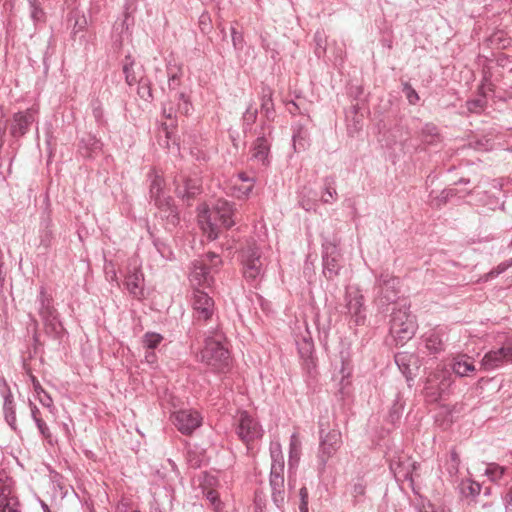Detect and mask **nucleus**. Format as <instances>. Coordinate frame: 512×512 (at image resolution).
I'll return each instance as SVG.
<instances>
[{
  "label": "nucleus",
  "instance_id": "58",
  "mask_svg": "<svg viewBox=\"0 0 512 512\" xmlns=\"http://www.w3.org/2000/svg\"><path fill=\"white\" fill-rule=\"evenodd\" d=\"M38 399L43 406H45V407L52 406L53 400H52L51 396L45 390H43V392H41V394L38 395Z\"/></svg>",
  "mask_w": 512,
  "mask_h": 512
},
{
  "label": "nucleus",
  "instance_id": "1",
  "mask_svg": "<svg viewBox=\"0 0 512 512\" xmlns=\"http://www.w3.org/2000/svg\"><path fill=\"white\" fill-rule=\"evenodd\" d=\"M235 209L232 203L219 198L213 203L212 209L204 208L201 211L200 219L206 220V227L203 230L209 240H215L219 236V227L231 228L235 223Z\"/></svg>",
  "mask_w": 512,
  "mask_h": 512
},
{
  "label": "nucleus",
  "instance_id": "18",
  "mask_svg": "<svg viewBox=\"0 0 512 512\" xmlns=\"http://www.w3.org/2000/svg\"><path fill=\"white\" fill-rule=\"evenodd\" d=\"M295 342L303 360V366L311 374L316 368V361L314 358V342L308 330L306 329L305 333L297 336Z\"/></svg>",
  "mask_w": 512,
  "mask_h": 512
},
{
  "label": "nucleus",
  "instance_id": "14",
  "mask_svg": "<svg viewBox=\"0 0 512 512\" xmlns=\"http://www.w3.org/2000/svg\"><path fill=\"white\" fill-rule=\"evenodd\" d=\"M324 430H320V448H319V466L321 470L325 466L330 457H332L342 445V436L339 430L333 429L323 435Z\"/></svg>",
  "mask_w": 512,
  "mask_h": 512
},
{
  "label": "nucleus",
  "instance_id": "4",
  "mask_svg": "<svg viewBox=\"0 0 512 512\" xmlns=\"http://www.w3.org/2000/svg\"><path fill=\"white\" fill-rule=\"evenodd\" d=\"M36 303L38 314L42 319L46 335L53 339H61L64 334V327L59 319L57 309L53 305V298L41 286Z\"/></svg>",
  "mask_w": 512,
  "mask_h": 512
},
{
  "label": "nucleus",
  "instance_id": "48",
  "mask_svg": "<svg viewBox=\"0 0 512 512\" xmlns=\"http://www.w3.org/2000/svg\"><path fill=\"white\" fill-rule=\"evenodd\" d=\"M178 99V112L184 115H188L192 110V105L188 97L184 93L177 94Z\"/></svg>",
  "mask_w": 512,
  "mask_h": 512
},
{
  "label": "nucleus",
  "instance_id": "26",
  "mask_svg": "<svg viewBox=\"0 0 512 512\" xmlns=\"http://www.w3.org/2000/svg\"><path fill=\"white\" fill-rule=\"evenodd\" d=\"M426 349L431 354H438L444 350L442 338L436 330H431L423 336Z\"/></svg>",
  "mask_w": 512,
  "mask_h": 512
},
{
  "label": "nucleus",
  "instance_id": "35",
  "mask_svg": "<svg viewBox=\"0 0 512 512\" xmlns=\"http://www.w3.org/2000/svg\"><path fill=\"white\" fill-rule=\"evenodd\" d=\"M422 140L427 144H436L440 141L439 130L436 125L426 123L421 132Z\"/></svg>",
  "mask_w": 512,
  "mask_h": 512
},
{
  "label": "nucleus",
  "instance_id": "32",
  "mask_svg": "<svg viewBox=\"0 0 512 512\" xmlns=\"http://www.w3.org/2000/svg\"><path fill=\"white\" fill-rule=\"evenodd\" d=\"M458 488L462 496L466 498L470 497L472 499L477 497L482 490V486L471 479H463Z\"/></svg>",
  "mask_w": 512,
  "mask_h": 512
},
{
  "label": "nucleus",
  "instance_id": "60",
  "mask_svg": "<svg viewBox=\"0 0 512 512\" xmlns=\"http://www.w3.org/2000/svg\"><path fill=\"white\" fill-rule=\"evenodd\" d=\"M162 112L164 117L170 120H173V118L176 116V111H174L171 105H169V107H167V105H164Z\"/></svg>",
  "mask_w": 512,
  "mask_h": 512
},
{
  "label": "nucleus",
  "instance_id": "19",
  "mask_svg": "<svg viewBox=\"0 0 512 512\" xmlns=\"http://www.w3.org/2000/svg\"><path fill=\"white\" fill-rule=\"evenodd\" d=\"M0 394L3 398V415L12 430H17L16 404L11 389L4 378H0Z\"/></svg>",
  "mask_w": 512,
  "mask_h": 512
},
{
  "label": "nucleus",
  "instance_id": "56",
  "mask_svg": "<svg viewBox=\"0 0 512 512\" xmlns=\"http://www.w3.org/2000/svg\"><path fill=\"white\" fill-rule=\"evenodd\" d=\"M455 195L454 189H445L441 192V194L436 198L437 205L440 206L442 204H445L448 199Z\"/></svg>",
  "mask_w": 512,
  "mask_h": 512
},
{
  "label": "nucleus",
  "instance_id": "22",
  "mask_svg": "<svg viewBox=\"0 0 512 512\" xmlns=\"http://www.w3.org/2000/svg\"><path fill=\"white\" fill-rule=\"evenodd\" d=\"M506 362H509V354L507 346H503L486 353L481 361V368L485 371H490L499 368Z\"/></svg>",
  "mask_w": 512,
  "mask_h": 512
},
{
  "label": "nucleus",
  "instance_id": "8",
  "mask_svg": "<svg viewBox=\"0 0 512 512\" xmlns=\"http://www.w3.org/2000/svg\"><path fill=\"white\" fill-rule=\"evenodd\" d=\"M321 237L323 275L327 280H333L339 275L342 268L341 253L338 248L340 239L336 235L325 236L324 233L321 234Z\"/></svg>",
  "mask_w": 512,
  "mask_h": 512
},
{
  "label": "nucleus",
  "instance_id": "42",
  "mask_svg": "<svg viewBox=\"0 0 512 512\" xmlns=\"http://www.w3.org/2000/svg\"><path fill=\"white\" fill-rule=\"evenodd\" d=\"M162 340L163 336L161 334L155 332H147L143 336L142 342L146 349L153 350L161 343Z\"/></svg>",
  "mask_w": 512,
  "mask_h": 512
},
{
  "label": "nucleus",
  "instance_id": "11",
  "mask_svg": "<svg viewBox=\"0 0 512 512\" xmlns=\"http://www.w3.org/2000/svg\"><path fill=\"white\" fill-rule=\"evenodd\" d=\"M399 279L388 272H382L376 277L374 290L376 301L382 306L394 303L399 294Z\"/></svg>",
  "mask_w": 512,
  "mask_h": 512
},
{
  "label": "nucleus",
  "instance_id": "50",
  "mask_svg": "<svg viewBox=\"0 0 512 512\" xmlns=\"http://www.w3.org/2000/svg\"><path fill=\"white\" fill-rule=\"evenodd\" d=\"M204 494L206 499L213 505L215 510L219 511L222 508V502L216 490L209 489Z\"/></svg>",
  "mask_w": 512,
  "mask_h": 512
},
{
  "label": "nucleus",
  "instance_id": "10",
  "mask_svg": "<svg viewBox=\"0 0 512 512\" xmlns=\"http://www.w3.org/2000/svg\"><path fill=\"white\" fill-rule=\"evenodd\" d=\"M256 139L253 141L250 149L251 159L263 166L270 164V149L273 141V126L268 122H263L255 130Z\"/></svg>",
  "mask_w": 512,
  "mask_h": 512
},
{
  "label": "nucleus",
  "instance_id": "38",
  "mask_svg": "<svg viewBox=\"0 0 512 512\" xmlns=\"http://www.w3.org/2000/svg\"><path fill=\"white\" fill-rule=\"evenodd\" d=\"M505 473V468L496 464L489 463L486 465L484 474L489 478L491 482L498 483Z\"/></svg>",
  "mask_w": 512,
  "mask_h": 512
},
{
  "label": "nucleus",
  "instance_id": "16",
  "mask_svg": "<svg viewBox=\"0 0 512 512\" xmlns=\"http://www.w3.org/2000/svg\"><path fill=\"white\" fill-rule=\"evenodd\" d=\"M175 427L184 435H190L200 427L202 417L198 411L192 409H182L176 411L171 416Z\"/></svg>",
  "mask_w": 512,
  "mask_h": 512
},
{
  "label": "nucleus",
  "instance_id": "21",
  "mask_svg": "<svg viewBox=\"0 0 512 512\" xmlns=\"http://www.w3.org/2000/svg\"><path fill=\"white\" fill-rule=\"evenodd\" d=\"M395 363L399 370L405 376L407 381L414 378V369H418V358L415 354L409 352H399L395 355Z\"/></svg>",
  "mask_w": 512,
  "mask_h": 512
},
{
  "label": "nucleus",
  "instance_id": "62",
  "mask_svg": "<svg viewBox=\"0 0 512 512\" xmlns=\"http://www.w3.org/2000/svg\"><path fill=\"white\" fill-rule=\"evenodd\" d=\"M508 266L509 265L502 263V264L498 265V267L495 270H492L488 275L490 277H496L499 274H501L502 272H504Z\"/></svg>",
  "mask_w": 512,
  "mask_h": 512
},
{
  "label": "nucleus",
  "instance_id": "57",
  "mask_svg": "<svg viewBox=\"0 0 512 512\" xmlns=\"http://www.w3.org/2000/svg\"><path fill=\"white\" fill-rule=\"evenodd\" d=\"M92 111L96 121L101 122L103 118V108L98 100L92 102Z\"/></svg>",
  "mask_w": 512,
  "mask_h": 512
},
{
  "label": "nucleus",
  "instance_id": "52",
  "mask_svg": "<svg viewBox=\"0 0 512 512\" xmlns=\"http://www.w3.org/2000/svg\"><path fill=\"white\" fill-rule=\"evenodd\" d=\"M154 243V246L155 248L157 249V251L160 253V255L165 258V259H169L170 258V255L172 254L170 248L161 240L159 239H154L153 241Z\"/></svg>",
  "mask_w": 512,
  "mask_h": 512
},
{
  "label": "nucleus",
  "instance_id": "27",
  "mask_svg": "<svg viewBox=\"0 0 512 512\" xmlns=\"http://www.w3.org/2000/svg\"><path fill=\"white\" fill-rule=\"evenodd\" d=\"M346 118L348 121L347 129L349 135L353 136L362 130L363 115L358 113L357 105H353L351 110L346 112Z\"/></svg>",
  "mask_w": 512,
  "mask_h": 512
},
{
  "label": "nucleus",
  "instance_id": "55",
  "mask_svg": "<svg viewBox=\"0 0 512 512\" xmlns=\"http://www.w3.org/2000/svg\"><path fill=\"white\" fill-rule=\"evenodd\" d=\"M136 509L131 507V503L128 499H121L116 505V512H134Z\"/></svg>",
  "mask_w": 512,
  "mask_h": 512
},
{
  "label": "nucleus",
  "instance_id": "61",
  "mask_svg": "<svg viewBox=\"0 0 512 512\" xmlns=\"http://www.w3.org/2000/svg\"><path fill=\"white\" fill-rule=\"evenodd\" d=\"M30 379H31V382H32V384H33V389H34L35 393H36L37 395H40V394H41V392H43V390H44V389L42 388L41 384L39 383V381L37 380V378H36L34 375H32V374L30 375Z\"/></svg>",
  "mask_w": 512,
  "mask_h": 512
},
{
  "label": "nucleus",
  "instance_id": "20",
  "mask_svg": "<svg viewBox=\"0 0 512 512\" xmlns=\"http://www.w3.org/2000/svg\"><path fill=\"white\" fill-rule=\"evenodd\" d=\"M175 193L182 199H191L199 193L200 185L197 179H191L184 174L174 178Z\"/></svg>",
  "mask_w": 512,
  "mask_h": 512
},
{
  "label": "nucleus",
  "instance_id": "13",
  "mask_svg": "<svg viewBox=\"0 0 512 512\" xmlns=\"http://www.w3.org/2000/svg\"><path fill=\"white\" fill-rule=\"evenodd\" d=\"M236 433L243 442L248 444L262 437L263 430L252 415L247 411H240L236 416Z\"/></svg>",
  "mask_w": 512,
  "mask_h": 512
},
{
  "label": "nucleus",
  "instance_id": "5",
  "mask_svg": "<svg viewBox=\"0 0 512 512\" xmlns=\"http://www.w3.org/2000/svg\"><path fill=\"white\" fill-rule=\"evenodd\" d=\"M409 308V305L403 304L394 308L391 313L389 332L400 345L412 339L417 330L416 318L410 313Z\"/></svg>",
  "mask_w": 512,
  "mask_h": 512
},
{
  "label": "nucleus",
  "instance_id": "33",
  "mask_svg": "<svg viewBox=\"0 0 512 512\" xmlns=\"http://www.w3.org/2000/svg\"><path fill=\"white\" fill-rule=\"evenodd\" d=\"M300 454H301V443L298 439L297 434L293 433L290 437V444H289V468L292 469L293 467H297L299 460H300Z\"/></svg>",
  "mask_w": 512,
  "mask_h": 512
},
{
  "label": "nucleus",
  "instance_id": "49",
  "mask_svg": "<svg viewBox=\"0 0 512 512\" xmlns=\"http://www.w3.org/2000/svg\"><path fill=\"white\" fill-rule=\"evenodd\" d=\"M402 91L408 100L409 104L415 105L419 100V95L415 91V89L410 85V83L405 82L403 83Z\"/></svg>",
  "mask_w": 512,
  "mask_h": 512
},
{
  "label": "nucleus",
  "instance_id": "15",
  "mask_svg": "<svg viewBox=\"0 0 512 512\" xmlns=\"http://www.w3.org/2000/svg\"><path fill=\"white\" fill-rule=\"evenodd\" d=\"M193 318L197 322H207L215 313V303L206 292L195 289L192 295Z\"/></svg>",
  "mask_w": 512,
  "mask_h": 512
},
{
  "label": "nucleus",
  "instance_id": "3",
  "mask_svg": "<svg viewBox=\"0 0 512 512\" xmlns=\"http://www.w3.org/2000/svg\"><path fill=\"white\" fill-rule=\"evenodd\" d=\"M224 342V335L215 332L205 339V346L201 350V361L219 372L224 371L230 363V353Z\"/></svg>",
  "mask_w": 512,
  "mask_h": 512
},
{
  "label": "nucleus",
  "instance_id": "53",
  "mask_svg": "<svg viewBox=\"0 0 512 512\" xmlns=\"http://www.w3.org/2000/svg\"><path fill=\"white\" fill-rule=\"evenodd\" d=\"M34 422L39 430V433L45 439L50 440L52 435L46 422L42 418H37Z\"/></svg>",
  "mask_w": 512,
  "mask_h": 512
},
{
  "label": "nucleus",
  "instance_id": "24",
  "mask_svg": "<svg viewBox=\"0 0 512 512\" xmlns=\"http://www.w3.org/2000/svg\"><path fill=\"white\" fill-rule=\"evenodd\" d=\"M452 369L460 377L469 376L470 373L476 371L472 358L466 354L454 358Z\"/></svg>",
  "mask_w": 512,
  "mask_h": 512
},
{
  "label": "nucleus",
  "instance_id": "59",
  "mask_svg": "<svg viewBox=\"0 0 512 512\" xmlns=\"http://www.w3.org/2000/svg\"><path fill=\"white\" fill-rule=\"evenodd\" d=\"M503 499L506 510L512 511V486L507 490Z\"/></svg>",
  "mask_w": 512,
  "mask_h": 512
},
{
  "label": "nucleus",
  "instance_id": "36",
  "mask_svg": "<svg viewBox=\"0 0 512 512\" xmlns=\"http://www.w3.org/2000/svg\"><path fill=\"white\" fill-rule=\"evenodd\" d=\"M68 22L72 23V33L76 35L79 32H82L87 26V20L83 14H80L79 11L73 10L69 14Z\"/></svg>",
  "mask_w": 512,
  "mask_h": 512
},
{
  "label": "nucleus",
  "instance_id": "34",
  "mask_svg": "<svg viewBox=\"0 0 512 512\" xmlns=\"http://www.w3.org/2000/svg\"><path fill=\"white\" fill-rule=\"evenodd\" d=\"M12 494V479L4 471H0V506L7 501Z\"/></svg>",
  "mask_w": 512,
  "mask_h": 512
},
{
  "label": "nucleus",
  "instance_id": "41",
  "mask_svg": "<svg viewBox=\"0 0 512 512\" xmlns=\"http://www.w3.org/2000/svg\"><path fill=\"white\" fill-rule=\"evenodd\" d=\"M257 116H258L257 108L253 107L252 104L249 105L242 116L244 131L251 129L252 125L255 123V121L257 119Z\"/></svg>",
  "mask_w": 512,
  "mask_h": 512
},
{
  "label": "nucleus",
  "instance_id": "43",
  "mask_svg": "<svg viewBox=\"0 0 512 512\" xmlns=\"http://www.w3.org/2000/svg\"><path fill=\"white\" fill-rule=\"evenodd\" d=\"M137 84H138L137 93H138L139 97L145 101L152 100L153 96H152L151 83H150L149 79L143 78Z\"/></svg>",
  "mask_w": 512,
  "mask_h": 512
},
{
  "label": "nucleus",
  "instance_id": "2",
  "mask_svg": "<svg viewBox=\"0 0 512 512\" xmlns=\"http://www.w3.org/2000/svg\"><path fill=\"white\" fill-rule=\"evenodd\" d=\"M270 456L271 469L269 484L271 488V498L278 508H282L287 500V492L284 479V458L280 443H271Z\"/></svg>",
  "mask_w": 512,
  "mask_h": 512
},
{
  "label": "nucleus",
  "instance_id": "17",
  "mask_svg": "<svg viewBox=\"0 0 512 512\" xmlns=\"http://www.w3.org/2000/svg\"><path fill=\"white\" fill-rule=\"evenodd\" d=\"M37 113L38 111L33 107L15 113L10 124L11 136L14 139H19L28 133L31 125L36 120Z\"/></svg>",
  "mask_w": 512,
  "mask_h": 512
},
{
  "label": "nucleus",
  "instance_id": "28",
  "mask_svg": "<svg viewBox=\"0 0 512 512\" xmlns=\"http://www.w3.org/2000/svg\"><path fill=\"white\" fill-rule=\"evenodd\" d=\"M336 179L334 176H327L323 179V192L321 201L325 204H331L337 200Z\"/></svg>",
  "mask_w": 512,
  "mask_h": 512
},
{
  "label": "nucleus",
  "instance_id": "54",
  "mask_svg": "<svg viewBox=\"0 0 512 512\" xmlns=\"http://www.w3.org/2000/svg\"><path fill=\"white\" fill-rule=\"evenodd\" d=\"M366 487L363 483L357 482L353 485L352 496L355 499V503L360 502V498L365 495Z\"/></svg>",
  "mask_w": 512,
  "mask_h": 512
},
{
  "label": "nucleus",
  "instance_id": "45",
  "mask_svg": "<svg viewBox=\"0 0 512 512\" xmlns=\"http://www.w3.org/2000/svg\"><path fill=\"white\" fill-rule=\"evenodd\" d=\"M81 143L85 146L90 152L94 153L101 150L102 143L98 140L94 135L88 134L86 137L81 139Z\"/></svg>",
  "mask_w": 512,
  "mask_h": 512
},
{
  "label": "nucleus",
  "instance_id": "23",
  "mask_svg": "<svg viewBox=\"0 0 512 512\" xmlns=\"http://www.w3.org/2000/svg\"><path fill=\"white\" fill-rule=\"evenodd\" d=\"M123 73L128 85H133L141 81L144 77L142 65L137 64L130 55L126 56L123 62Z\"/></svg>",
  "mask_w": 512,
  "mask_h": 512
},
{
  "label": "nucleus",
  "instance_id": "64",
  "mask_svg": "<svg viewBox=\"0 0 512 512\" xmlns=\"http://www.w3.org/2000/svg\"><path fill=\"white\" fill-rule=\"evenodd\" d=\"M29 406H30V409H31V416L33 418V420L35 421L37 418H40L39 417V409L38 407L31 401H29Z\"/></svg>",
  "mask_w": 512,
  "mask_h": 512
},
{
  "label": "nucleus",
  "instance_id": "25",
  "mask_svg": "<svg viewBox=\"0 0 512 512\" xmlns=\"http://www.w3.org/2000/svg\"><path fill=\"white\" fill-rule=\"evenodd\" d=\"M143 281L144 277L140 270L135 269L129 273L125 280V285L128 291L135 297L143 294Z\"/></svg>",
  "mask_w": 512,
  "mask_h": 512
},
{
  "label": "nucleus",
  "instance_id": "31",
  "mask_svg": "<svg viewBox=\"0 0 512 512\" xmlns=\"http://www.w3.org/2000/svg\"><path fill=\"white\" fill-rule=\"evenodd\" d=\"M261 112L268 122L274 120L275 110L270 89H264L261 98Z\"/></svg>",
  "mask_w": 512,
  "mask_h": 512
},
{
  "label": "nucleus",
  "instance_id": "63",
  "mask_svg": "<svg viewBox=\"0 0 512 512\" xmlns=\"http://www.w3.org/2000/svg\"><path fill=\"white\" fill-rule=\"evenodd\" d=\"M1 512H17V510L11 505L10 498L0 506Z\"/></svg>",
  "mask_w": 512,
  "mask_h": 512
},
{
  "label": "nucleus",
  "instance_id": "47",
  "mask_svg": "<svg viewBox=\"0 0 512 512\" xmlns=\"http://www.w3.org/2000/svg\"><path fill=\"white\" fill-rule=\"evenodd\" d=\"M29 3L31 8L30 16L34 23L43 22L45 19V13L43 9L36 4V0H30Z\"/></svg>",
  "mask_w": 512,
  "mask_h": 512
},
{
  "label": "nucleus",
  "instance_id": "51",
  "mask_svg": "<svg viewBox=\"0 0 512 512\" xmlns=\"http://www.w3.org/2000/svg\"><path fill=\"white\" fill-rule=\"evenodd\" d=\"M231 38L232 44L235 50H242L244 46V37L243 34L235 27H231Z\"/></svg>",
  "mask_w": 512,
  "mask_h": 512
},
{
  "label": "nucleus",
  "instance_id": "44",
  "mask_svg": "<svg viewBox=\"0 0 512 512\" xmlns=\"http://www.w3.org/2000/svg\"><path fill=\"white\" fill-rule=\"evenodd\" d=\"M237 178L242 182L248 183L247 185L236 188L240 195L247 196L253 189L254 179L249 177L246 173L241 172L237 175Z\"/></svg>",
  "mask_w": 512,
  "mask_h": 512
},
{
  "label": "nucleus",
  "instance_id": "37",
  "mask_svg": "<svg viewBox=\"0 0 512 512\" xmlns=\"http://www.w3.org/2000/svg\"><path fill=\"white\" fill-rule=\"evenodd\" d=\"M479 90L482 94V97L466 101L465 106L469 113L480 114L486 106V100L484 97V84L480 86Z\"/></svg>",
  "mask_w": 512,
  "mask_h": 512
},
{
  "label": "nucleus",
  "instance_id": "30",
  "mask_svg": "<svg viewBox=\"0 0 512 512\" xmlns=\"http://www.w3.org/2000/svg\"><path fill=\"white\" fill-rule=\"evenodd\" d=\"M309 133L303 125H296L293 128V146L295 151L305 150L308 145Z\"/></svg>",
  "mask_w": 512,
  "mask_h": 512
},
{
  "label": "nucleus",
  "instance_id": "46",
  "mask_svg": "<svg viewBox=\"0 0 512 512\" xmlns=\"http://www.w3.org/2000/svg\"><path fill=\"white\" fill-rule=\"evenodd\" d=\"M314 41L316 43L315 53L320 57L326 51V36L323 32L317 31L314 35Z\"/></svg>",
  "mask_w": 512,
  "mask_h": 512
},
{
  "label": "nucleus",
  "instance_id": "39",
  "mask_svg": "<svg viewBox=\"0 0 512 512\" xmlns=\"http://www.w3.org/2000/svg\"><path fill=\"white\" fill-rule=\"evenodd\" d=\"M181 67L177 65L167 66L168 84L170 89H176L180 84Z\"/></svg>",
  "mask_w": 512,
  "mask_h": 512
},
{
  "label": "nucleus",
  "instance_id": "29",
  "mask_svg": "<svg viewBox=\"0 0 512 512\" xmlns=\"http://www.w3.org/2000/svg\"><path fill=\"white\" fill-rule=\"evenodd\" d=\"M51 226L52 221L49 214H47L45 217L42 218L39 231L40 246L43 247L45 250L51 246V242L53 239Z\"/></svg>",
  "mask_w": 512,
  "mask_h": 512
},
{
  "label": "nucleus",
  "instance_id": "6",
  "mask_svg": "<svg viewBox=\"0 0 512 512\" xmlns=\"http://www.w3.org/2000/svg\"><path fill=\"white\" fill-rule=\"evenodd\" d=\"M364 295L357 286H348L345 289L343 304H340V314L354 326L364 325L366 322V306Z\"/></svg>",
  "mask_w": 512,
  "mask_h": 512
},
{
  "label": "nucleus",
  "instance_id": "9",
  "mask_svg": "<svg viewBox=\"0 0 512 512\" xmlns=\"http://www.w3.org/2000/svg\"><path fill=\"white\" fill-rule=\"evenodd\" d=\"M164 185V179L159 175H154L149 188L150 199L154 201L155 206L167 218L168 222L175 226L179 222L178 211L174 206L173 199L170 196H165L163 192Z\"/></svg>",
  "mask_w": 512,
  "mask_h": 512
},
{
  "label": "nucleus",
  "instance_id": "12",
  "mask_svg": "<svg viewBox=\"0 0 512 512\" xmlns=\"http://www.w3.org/2000/svg\"><path fill=\"white\" fill-rule=\"evenodd\" d=\"M221 265V257L214 252H208L204 258L195 261L192 277L197 280L199 284L210 286L213 282L211 273L217 272Z\"/></svg>",
  "mask_w": 512,
  "mask_h": 512
},
{
  "label": "nucleus",
  "instance_id": "7",
  "mask_svg": "<svg viewBox=\"0 0 512 512\" xmlns=\"http://www.w3.org/2000/svg\"><path fill=\"white\" fill-rule=\"evenodd\" d=\"M241 262L243 276L247 282L256 284L261 281L265 273V259L255 242H248L242 249Z\"/></svg>",
  "mask_w": 512,
  "mask_h": 512
},
{
  "label": "nucleus",
  "instance_id": "40",
  "mask_svg": "<svg viewBox=\"0 0 512 512\" xmlns=\"http://www.w3.org/2000/svg\"><path fill=\"white\" fill-rule=\"evenodd\" d=\"M459 465H460V458H459V455L458 453L453 449L451 450L450 452V457L449 459L446 461L444 467L446 469V471L448 472V474L453 477V476H456L458 474V471H459Z\"/></svg>",
  "mask_w": 512,
  "mask_h": 512
}]
</instances>
